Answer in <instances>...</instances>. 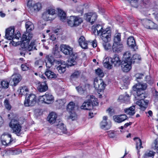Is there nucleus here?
<instances>
[{
    "mask_svg": "<svg viewBox=\"0 0 158 158\" xmlns=\"http://www.w3.org/2000/svg\"><path fill=\"white\" fill-rule=\"evenodd\" d=\"M143 76V74L142 73H137L135 75V77L136 78V80L141 79L142 78Z\"/></svg>",
    "mask_w": 158,
    "mask_h": 158,
    "instance_id": "59",
    "label": "nucleus"
},
{
    "mask_svg": "<svg viewBox=\"0 0 158 158\" xmlns=\"http://www.w3.org/2000/svg\"><path fill=\"white\" fill-rule=\"evenodd\" d=\"M36 49V47L35 46L34 43H31L27 47V50L31 51Z\"/></svg>",
    "mask_w": 158,
    "mask_h": 158,
    "instance_id": "48",
    "label": "nucleus"
},
{
    "mask_svg": "<svg viewBox=\"0 0 158 158\" xmlns=\"http://www.w3.org/2000/svg\"><path fill=\"white\" fill-rule=\"evenodd\" d=\"M45 75L49 79L56 78L57 77V75L54 73L50 70L49 69L47 68L45 72Z\"/></svg>",
    "mask_w": 158,
    "mask_h": 158,
    "instance_id": "31",
    "label": "nucleus"
},
{
    "mask_svg": "<svg viewBox=\"0 0 158 158\" xmlns=\"http://www.w3.org/2000/svg\"><path fill=\"white\" fill-rule=\"evenodd\" d=\"M100 38L104 42H108L110 40L111 34L110 31H104L103 33L100 35Z\"/></svg>",
    "mask_w": 158,
    "mask_h": 158,
    "instance_id": "16",
    "label": "nucleus"
},
{
    "mask_svg": "<svg viewBox=\"0 0 158 158\" xmlns=\"http://www.w3.org/2000/svg\"><path fill=\"white\" fill-rule=\"evenodd\" d=\"M41 8V4L40 3H38L35 4V3L31 10L35 12H36L39 11V10Z\"/></svg>",
    "mask_w": 158,
    "mask_h": 158,
    "instance_id": "41",
    "label": "nucleus"
},
{
    "mask_svg": "<svg viewBox=\"0 0 158 158\" xmlns=\"http://www.w3.org/2000/svg\"><path fill=\"white\" fill-rule=\"evenodd\" d=\"M56 10L52 8H49L43 13L42 15V18L45 21L52 20L54 18H52L53 15H54Z\"/></svg>",
    "mask_w": 158,
    "mask_h": 158,
    "instance_id": "5",
    "label": "nucleus"
},
{
    "mask_svg": "<svg viewBox=\"0 0 158 158\" xmlns=\"http://www.w3.org/2000/svg\"><path fill=\"white\" fill-rule=\"evenodd\" d=\"M36 97L34 94H31L27 96L24 102V105L26 106H34L36 102Z\"/></svg>",
    "mask_w": 158,
    "mask_h": 158,
    "instance_id": "4",
    "label": "nucleus"
},
{
    "mask_svg": "<svg viewBox=\"0 0 158 158\" xmlns=\"http://www.w3.org/2000/svg\"><path fill=\"white\" fill-rule=\"evenodd\" d=\"M96 73L100 77H102L104 76V74L102 70L98 68L96 70Z\"/></svg>",
    "mask_w": 158,
    "mask_h": 158,
    "instance_id": "46",
    "label": "nucleus"
},
{
    "mask_svg": "<svg viewBox=\"0 0 158 158\" xmlns=\"http://www.w3.org/2000/svg\"><path fill=\"white\" fill-rule=\"evenodd\" d=\"M61 51L66 55H69L70 56H74L73 52V48L68 45L65 44H62L60 46Z\"/></svg>",
    "mask_w": 158,
    "mask_h": 158,
    "instance_id": "12",
    "label": "nucleus"
},
{
    "mask_svg": "<svg viewBox=\"0 0 158 158\" xmlns=\"http://www.w3.org/2000/svg\"><path fill=\"white\" fill-rule=\"evenodd\" d=\"M131 6L135 7L137 6L138 3V0H129Z\"/></svg>",
    "mask_w": 158,
    "mask_h": 158,
    "instance_id": "52",
    "label": "nucleus"
},
{
    "mask_svg": "<svg viewBox=\"0 0 158 158\" xmlns=\"http://www.w3.org/2000/svg\"><path fill=\"white\" fill-rule=\"evenodd\" d=\"M78 42L79 45L82 48L84 49L87 48L88 44L83 36H81L78 40Z\"/></svg>",
    "mask_w": 158,
    "mask_h": 158,
    "instance_id": "27",
    "label": "nucleus"
},
{
    "mask_svg": "<svg viewBox=\"0 0 158 158\" xmlns=\"http://www.w3.org/2000/svg\"><path fill=\"white\" fill-rule=\"evenodd\" d=\"M121 34L119 33H116L114 38V43H121Z\"/></svg>",
    "mask_w": 158,
    "mask_h": 158,
    "instance_id": "40",
    "label": "nucleus"
},
{
    "mask_svg": "<svg viewBox=\"0 0 158 158\" xmlns=\"http://www.w3.org/2000/svg\"><path fill=\"white\" fill-rule=\"evenodd\" d=\"M77 118V115L73 111V113L72 111L70 113V115L69 116V118L71 119L72 120H74L76 119Z\"/></svg>",
    "mask_w": 158,
    "mask_h": 158,
    "instance_id": "55",
    "label": "nucleus"
},
{
    "mask_svg": "<svg viewBox=\"0 0 158 158\" xmlns=\"http://www.w3.org/2000/svg\"><path fill=\"white\" fill-rule=\"evenodd\" d=\"M4 105L6 108L8 110H10L11 108V106L9 104L8 100L6 99L4 102Z\"/></svg>",
    "mask_w": 158,
    "mask_h": 158,
    "instance_id": "49",
    "label": "nucleus"
},
{
    "mask_svg": "<svg viewBox=\"0 0 158 158\" xmlns=\"http://www.w3.org/2000/svg\"><path fill=\"white\" fill-rule=\"evenodd\" d=\"M147 87V85L145 83H139L133 87L134 91V94L135 98L137 100H139L136 102V104L140 107L141 110L144 111L147 107L148 101L147 100H144L145 98L144 90Z\"/></svg>",
    "mask_w": 158,
    "mask_h": 158,
    "instance_id": "1",
    "label": "nucleus"
},
{
    "mask_svg": "<svg viewBox=\"0 0 158 158\" xmlns=\"http://www.w3.org/2000/svg\"><path fill=\"white\" fill-rule=\"evenodd\" d=\"M110 61L116 67H118L121 64L122 61L119 57L117 55H114L112 58L110 59Z\"/></svg>",
    "mask_w": 158,
    "mask_h": 158,
    "instance_id": "23",
    "label": "nucleus"
},
{
    "mask_svg": "<svg viewBox=\"0 0 158 158\" xmlns=\"http://www.w3.org/2000/svg\"><path fill=\"white\" fill-rule=\"evenodd\" d=\"M70 57H72V58L69 59L68 60V65L72 66L75 65L76 64L75 60L77 58V56H75V55L74 54V56H70Z\"/></svg>",
    "mask_w": 158,
    "mask_h": 158,
    "instance_id": "38",
    "label": "nucleus"
},
{
    "mask_svg": "<svg viewBox=\"0 0 158 158\" xmlns=\"http://www.w3.org/2000/svg\"><path fill=\"white\" fill-rule=\"evenodd\" d=\"M76 89L78 92L81 94H83L86 89L85 87L84 86L77 87Z\"/></svg>",
    "mask_w": 158,
    "mask_h": 158,
    "instance_id": "44",
    "label": "nucleus"
},
{
    "mask_svg": "<svg viewBox=\"0 0 158 158\" xmlns=\"http://www.w3.org/2000/svg\"><path fill=\"white\" fill-rule=\"evenodd\" d=\"M28 91V89L26 86L20 87L18 90V92L19 94L22 95L26 94L27 92Z\"/></svg>",
    "mask_w": 158,
    "mask_h": 158,
    "instance_id": "35",
    "label": "nucleus"
},
{
    "mask_svg": "<svg viewBox=\"0 0 158 158\" xmlns=\"http://www.w3.org/2000/svg\"><path fill=\"white\" fill-rule=\"evenodd\" d=\"M132 63L122 61L121 65L122 70L125 72L129 71L131 68V64Z\"/></svg>",
    "mask_w": 158,
    "mask_h": 158,
    "instance_id": "19",
    "label": "nucleus"
},
{
    "mask_svg": "<svg viewBox=\"0 0 158 158\" xmlns=\"http://www.w3.org/2000/svg\"><path fill=\"white\" fill-rule=\"evenodd\" d=\"M114 121L118 123H121L127 118V117L125 114L116 115L113 117Z\"/></svg>",
    "mask_w": 158,
    "mask_h": 158,
    "instance_id": "21",
    "label": "nucleus"
},
{
    "mask_svg": "<svg viewBox=\"0 0 158 158\" xmlns=\"http://www.w3.org/2000/svg\"><path fill=\"white\" fill-rule=\"evenodd\" d=\"M134 140H135L136 144V148L137 150H139L143 147L142 146V141L139 138L135 137L134 138Z\"/></svg>",
    "mask_w": 158,
    "mask_h": 158,
    "instance_id": "37",
    "label": "nucleus"
},
{
    "mask_svg": "<svg viewBox=\"0 0 158 158\" xmlns=\"http://www.w3.org/2000/svg\"><path fill=\"white\" fill-rule=\"evenodd\" d=\"M65 102L66 101L64 99H59L56 101L55 105L57 108L60 109L64 107Z\"/></svg>",
    "mask_w": 158,
    "mask_h": 158,
    "instance_id": "33",
    "label": "nucleus"
},
{
    "mask_svg": "<svg viewBox=\"0 0 158 158\" xmlns=\"http://www.w3.org/2000/svg\"><path fill=\"white\" fill-rule=\"evenodd\" d=\"M67 23L71 27H77L83 22L82 19L79 17L71 16L67 17Z\"/></svg>",
    "mask_w": 158,
    "mask_h": 158,
    "instance_id": "3",
    "label": "nucleus"
},
{
    "mask_svg": "<svg viewBox=\"0 0 158 158\" xmlns=\"http://www.w3.org/2000/svg\"><path fill=\"white\" fill-rule=\"evenodd\" d=\"M132 60H133V63H134L135 62H138V60H141V58L139 55L135 54L132 56Z\"/></svg>",
    "mask_w": 158,
    "mask_h": 158,
    "instance_id": "43",
    "label": "nucleus"
},
{
    "mask_svg": "<svg viewBox=\"0 0 158 158\" xmlns=\"http://www.w3.org/2000/svg\"><path fill=\"white\" fill-rule=\"evenodd\" d=\"M1 139L2 145L6 146L10 145L13 141L11 135L8 133L3 134L1 136Z\"/></svg>",
    "mask_w": 158,
    "mask_h": 158,
    "instance_id": "8",
    "label": "nucleus"
},
{
    "mask_svg": "<svg viewBox=\"0 0 158 158\" xmlns=\"http://www.w3.org/2000/svg\"><path fill=\"white\" fill-rule=\"evenodd\" d=\"M11 77L13 81V83L12 84V85L15 86L21 80V76L19 74H13Z\"/></svg>",
    "mask_w": 158,
    "mask_h": 158,
    "instance_id": "25",
    "label": "nucleus"
},
{
    "mask_svg": "<svg viewBox=\"0 0 158 158\" xmlns=\"http://www.w3.org/2000/svg\"><path fill=\"white\" fill-rule=\"evenodd\" d=\"M80 74L79 71H76L73 73L71 76V78H73L77 77Z\"/></svg>",
    "mask_w": 158,
    "mask_h": 158,
    "instance_id": "57",
    "label": "nucleus"
},
{
    "mask_svg": "<svg viewBox=\"0 0 158 158\" xmlns=\"http://www.w3.org/2000/svg\"><path fill=\"white\" fill-rule=\"evenodd\" d=\"M60 64L57 67V69L59 72L60 73H64L66 70V65L65 62H62L61 61V62L60 63Z\"/></svg>",
    "mask_w": 158,
    "mask_h": 158,
    "instance_id": "28",
    "label": "nucleus"
},
{
    "mask_svg": "<svg viewBox=\"0 0 158 158\" xmlns=\"http://www.w3.org/2000/svg\"><path fill=\"white\" fill-rule=\"evenodd\" d=\"M145 81L148 83L151 84L153 83V80L150 75L146 76L145 77Z\"/></svg>",
    "mask_w": 158,
    "mask_h": 158,
    "instance_id": "50",
    "label": "nucleus"
},
{
    "mask_svg": "<svg viewBox=\"0 0 158 158\" xmlns=\"http://www.w3.org/2000/svg\"><path fill=\"white\" fill-rule=\"evenodd\" d=\"M127 44L129 47L134 48L136 46V43L134 38L132 36H130L127 39Z\"/></svg>",
    "mask_w": 158,
    "mask_h": 158,
    "instance_id": "32",
    "label": "nucleus"
},
{
    "mask_svg": "<svg viewBox=\"0 0 158 158\" xmlns=\"http://www.w3.org/2000/svg\"><path fill=\"white\" fill-rule=\"evenodd\" d=\"M22 48H20L19 50V52L20 53L21 55L24 56L25 54L24 53V49Z\"/></svg>",
    "mask_w": 158,
    "mask_h": 158,
    "instance_id": "62",
    "label": "nucleus"
},
{
    "mask_svg": "<svg viewBox=\"0 0 158 158\" xmlns=\"http://www.w3.org/2000/svg\"><path fill=\"white\" fill-rule=\"evenodd\" d=\"M15 29L14 27H10L6 30L5 38L8 40L13 39L14 38Z\"/></svg>",
    "mask_w": 158,
    "mask_h": 158,
    "instance_id": "15",
    "label": "nucleus"
},
{
    "mask_svg": "<svg viewBox=\"0 0 158 158\" xmlns=\"http://www.w3.org/2000/svg\"><path fill=\"white\" fill-rule=\"evenodd\" d=\"M10 154L12 155H18L22 152V150L20 149L10 150L9 151Z\"/></svg>",
    "mask_w": 158,
    "mask_h": 158,
    "instance_id": "45",
    "label": "nucleus"
},
{
    "mask_svg": "<svg viewBox=\"0 0 158 158\" xmlns=\"http://www.w3.org/2000/svg\"><path fill=\"white\" fill-rule=\"evenodd\" d=\"M58 15L60 20L62 22H64L66 19V13L61 9L58 10Z\"/></svg>",
    "mask_w": 158,
    "mask_h": 158,
    "instance_id": "34",
    "label": "nucleus"
},
{
    "mask_svg": "<svg viewBox=\"0 0 158 158\" xmlns=\"http://www.w3.org/2000/svg\"><path fill=\"white\" fill-rule=\"evenodd\" d=\"M39 100L45 103L50 104L53 102L54 97L51 93L47 92L44 95L40 97Z\"/></svg>",
    "mask_w": 158,
    "mask_h": 158,
    "instance_id": "6",
    "label": "nucleus"
},
{
    "mask_svg": "<svg viewBox=\"0 0 158 158\" xmlns=\"http://www.w3.org/2000/svg\"><path fill=\"white\" fill-rule=\"evenodd\" d=\"M107 117L104 116L103 118V120L100 123L101 127L102 129L106 130L108 129V123L107 122Z\"/></svg>",
    "mask_w": 158,
    "mask_h": 158,
    "instance_id": "30",
    "label": "nucleus"
},
{
    "mask_svg": "<svg viewBox=\"0 0 158 158\" xmlns=\"http://www.w3.org/2000/svg\"><path fill=\"white\" fill-rule=\"evenodd\" d=\"M57 123L55 125L57 126V133L60 135H61L62 133L66 134L67 131L66 128L64 126V125L62 123L61 120H57L56 121Z\"/></svg>",
    "mask_w": 158,
    "mask_h": 158,
    "instance_id": "9",
    "label": "nucleus"
},
{
    "mask_svg": "<svg viewBox=\"0 0 158 158\" xmlns=\"http://www.w3.org/2000/svg\"><path fill=\"white\" fill-rule=\"evenodd\" d=\"M130 98L129 96L127 95L124 96V98L123 102L127 103L129 101Z\"/></svg>",
    "mask_w": 158,
    "mask_h": 158,
    "instance_id": "61",
    "label": "nucleus"
},
{
    "mask_svg": "<svg viewBox=\"0 0 158 158\" xmlns=\"http://www.w3.org/2000/svg\"><path fill=\"white\" fill-rule=\"evenodd\" d=\"M35 3V2L32 0H29L27 2V5L31 9Z\"/></svg>",
    "mask_w": 158,
    "mask_h": 158,
    "instance_id": "56",
    "label": "nucleus"
},
{
    "mask_svg": "<svg viewBox=\"0 0 158 158\" xmlns=\"http://www.w3.org/2000/svg\"><path fill=\"white\" fill-rule=\"evenodd\" d=\"M153 145H154V147L155 148L157 149V148L158 147V138H157L155 140Z\"/></svg>",
    "mask_w": 158,
    "mask_h": 158,
    "instance_id": "64",
    "label": "nucleus"
},
{
    "mask_svg": "<svg viewBox=\"0 0 158 158\" xmlns=\"http://www.w3.org/2000/svg\"><path fill=\"white\" fill-rule=\"evenodd\" d=\"M29 40L22 41V43L21 44V48L25 49V50H27V47L29 46Z\"/></svg>",
    "mask_w": 158,
    "mask_h": 158,
    "instance_id": "42",
    "label": "nucleus"
},
{
    "mask_svg": "<svg viewBox=\"0 0 158 158\" xmlns=\"http://www.w3.org/2000/svg\"><path fill=\"white\" fill-rule=\"evenodd\" d=\"M22 69L23 71H27L30 68V66L27 64H23L21 65Z\"/></svg>",
    "mask_w": 158,
    "mask_h": 158,
    "instance_id": "53",
    "label": "nucleus"
},
{
    "mask_svg": "<svg viewBox=\"0 0 158 158\" xmlns=\"http://www.w3.org/2000/svg\"><path fill=\"white\" fill-rule=\"evenodd\" d=\"M46 65L47 68L49 69L54 65L55 62L59 64L60 61L56 60L53 56H51L47 55L45 57Z\"/></svg>",
    "mask_w": 158,
    "mask_h": 158,
    "instance_id": "10",
    "label": "nucleus"
},
{
    "mask_svg": "<svg viewBox=\"0 0 158 158\" xmlns=\"http://www.w3.org/2000/svg\"><path fill=\"white\" fill-rule=\"evenodd\" d=\"M142 23L144 26L148 29H155L157 26L156 24L151 20L146 19H143Z\"/></svg>",
    "mask_w": 158,
    "mask_h": 158,
    "instance_id": "13",
    "label": "nucleus"
},
{
    "mask_svg": "<svg viewBox=\"0 0 158 158\" xmlns=\"http://www.w3.org/2000/svg\"><path fill=\"white\" fill-rule=\"evenodd\" d=\"M106 30H104L102 25L98 24L95 26H93V33L95 34V35H100L103 33L104 31H106Z\"/></svg>",
    "mask_w": 158,
    "mask_h": 158,
    "instance_id": "18",
    "label": "nucleus"
},
{
    "mask_svg": "<svg viewBox=\"0 0 158 158\" xmlns=\"http://www.w3.org/2000/svg\"><path fill=\"white\" fill-rule=\"evenodd\" d=\"M46 82V81H45L41 83L39 82L38 83L39 85L37 89L39 92H44L47 90L48 86Z\"/></svg>",
    "mask_w": 158,
    "mask_h": 158,
    "instance_id": "24",
    "label": "nucleus"
},
{
    "mask_svg": "<svg viewBox=\"0 0 158 158\" xmlns=\"http://www.w3.org/2000/svg\"><path fill=\"white\" fill-rule=\"evenodd\" d=\"M9 83L7 81H3L1 83V85L2 87L4 88H7L8 87Z\"/></svg>",
    "mask_w": 158,
    "mask_h": 158,
    "instance_id": "54",
    "label": "nucleus"
},
{
    "mask_svg": "<svg viewBox=\"0 0 158 158\" xmlns=\"http://www.w3.org/2000/svg\"><path fill=\"white\" fill-rule=\"evenodd\" d=\"M123 46L121 43H114L112 46V50L114 52H119L123 49Z\"/></svg>",
    "mask_w": 158,
    "mask_h": 158,
    "instance_id": "22",
    "label": "nucleus"
},
{
    "mask_svg": "<svg viewBox=\"0 0 158 158\" xmlns=\"http://www.w3.org/2000/svg\"><path fill=\"white\" fill-rule=\"evenodd\" d=\"M155 152H153L152 151H150L149 152L145 153L144 155V158H148L154 156Z\"/></svg>",
    "mask_w": 158,
    "mask_h": 158,
    "instance_id": "47",
    "label": "nucleus"
},
{
    "mask_svg": "<svg viewBox=\"0 0 158 158\" xmlns=\"http://www.w3.org/2000/svg\"><path fill=\"white\" fill-rule=\"evenodd\" d=\"M123 59L122 61L133 63L131 54L130 51H126L123 54Z\"/></svg>",
    "mask_w": 158,
    "mask_h": 158,
    "instance_id": "20",
    "label": "nucleus"
},
{
    "mask_svg": "<svg viewBox=\"0 0 158 158\" xmlns=\"http://www.w3.org/2000/svg\"><path fill=\"white\" fill-rule=\"evenodd\" d=\"M21 40H22V41H27V40L30 41V40L29 37L28 38H27V35L25 34L23 35L22 38H21Z\"/></svg>",
    "mask_w": 158,
    "mask_h": 158,
    "instance_id": "60",
    "label": "nucleus"
},
{
    "mask_svg": "<svg viewBox=\"0 0 158 158\" xmlns=\"http://www.w3.org/2000/svg\"><path fill=\"white\" fill-rule=\"evenodd\" d=\"M9 126L11 128L13 132L16 134L19 133L21 131V127L18 121L16 120H11Z\"/></svg>",
    "mask_w": 158,
    "mask_h": 158,
    "instance_id": "7",
    "label": "nucleus"
},
{
    "mask_svg": "<svg viewBox=\"0 0 158 158\" xmlns=\"http://www.w3.org/2000/svg\"><path fill=\"white\" fill-rule=\"evenodd\" d=\"M20 34L19 31H18L17 32V34L14 35V38L13 39H19V37H20Z\"/></svg>",
    "mask_w": 158,
    "mask_h": 158,
    "instance_id": "63",
    "label": "nucleus"
},
{
    "mask_svg": "<svg viewBox=\"0 0 158 158\" xmlns=\"http://www.w3.org/2000/svg\"><path fill=\"white\" fill-rule=\"evenodd\" d=\"M75 105L73 102H70L67 105V110L71 113V111H73L75 109Z\"/></svg>",
    "mask_w": 158,
    "mask_h": 158,
    "instance_id": "39",
    "label": "nucleus"
},
{
    "mask_svg": "<svg viewBox=\"0 0 158 158\" xmlns=\"http://www.w3.org/2000/svg\"><path fill=\"white\" fill-rule=\"evenodd\" d=\"M110 59H111V58L107 57L104 59L103 61L104 66L108 69H111L112 67L110 62H111Z\"/></svg>",
    "mask_w": 158,
    "mask_h": 158,
    "instance_id": "29",
    "label": "nucleus"
},
{
    "mask_svg": "<svg viewBox=\"0 0 158 158\" xmlns=\"http://www.w3.org/2000/svg\"><path fill=\"white\" fill-rule=\"evenodd\" d=\"M25 27L27 31L28 32L34 29V25L30 21L27 22L26 23Z\"/></svg>",
    "mask_w": 158,
    "mask_h": 158,
    "instance_id": "36",
    "label": "nucleus"
},
{
    "mask_svg": "<svg viewBox=\"0 0 158 158\" xmlns=\"http://www.w3.org/2000/svg\"><path fill=\"white\" fill-rule=\"evenodd\" d=\"M57 115L54 112H51L48 115L47 117V120L49 123L51 124L55 123L56 125L57 123H56V121L57 120H60V119H57Z\"/></svg>",
    "mask_w": 158,
    "mask_h": 158,
    "instance_id": "17",
    "label": "nucleus"
},
{
    "mask_svg": "<svg viewBox=\"0 0 158 158\" xmlns=\"http://www.w3.org/2000/svg\"><path fill=\"white\" fill-rule=\"evenodd\" d=\"M103 45L106 50H108L111 48V45L108 42H104Z\"/></svg>",
    "mask_w": 158,
    "mask_h": 158,
    "instance_id": "51",
    "label": "nucleus"
},
{
    "mask_svg": "<svg viewBox=\"0 0 158 158\" xmlns=\"http://www.w3.org/2000/svg\"><path fill=\"white\" fill-rule=\"evenodd\" d=\"M85 20L90 23L92 24L94 23L96 20L97 16L95 13L90 12L85 14Z\"/></svg>",
    "mask_w": 158,
    "mask_h": 158,
    "instance_id": "14",
    "label": "nucleus"
},
{
    "mask_svg": "<svg viewBox=\"0 0 158 158\" xmlns=\"http://www.w3.org/2000/svg\"><path fill=\"white\" fill-rule=\"evenodd\" d=\"M94 87L98 92H101L105 88L106 85L102 80L98 81L97 79L94 80Z\"/></svg>",
    "mask_w": 158,
    "mask_h": 158,
    "instance_id": "11",
    "label": "nucleus"
},
{
    "mask_svg": "<svg viewBox=\"0 0 158 158\" xmlns=\"http://www.w3.org/2000/svg\"><path fill=\"white\" fill-rule=\"evenodd\" d=\"M77 11L81 14L83 13V7L82 6H78L77 8Z\"/></svg>",
    "mask_w": 158,
    "mask_h": 158,
    "instance_id": "58",
    "label": "nucleus"
},
{
    "mask_svg": "<svg viewBox=\"0 0 158 158\" xmlns=\"http://www.w3.org/2000/svg\"><path fill=\"white\" fill-rule=\"evenodd\" d=\"M98 105L97 99L94 96H90V98L88 101L84 102L80 107L81 109L90 110L93 109L94 106Z\"/></svg>",
    "mask_w": 158,
    "mask_h": 158,
    "instance_id": "2",
    "label": "nucleus"
},
{
    "mask_svg": "<svg viewBox=\"0 0 158 158\" xmlns=\"http://www.w3.org/2000/svg\"><path fill=\"white\" fill-rule=\"evenodd\" d=\"M135 106H133L129 108H125L124 110L125 113L130 115L132 116L135 113Z\"/></svg>",
    "mask_w": 158,
    "mask_h": 158,
    "instance_id": "26",
    "label": "nucleus"
}]
</instances>
